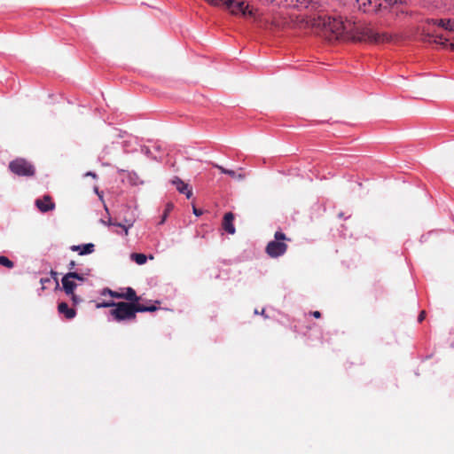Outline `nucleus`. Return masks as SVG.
<instances>
[{"label": "nucleus", "mask_w": 454, "mask_h": 454, "mask_svg": "<svg viewBox=\"0 0 454 454\" xmlns=\"http://www.w3.org/2000/svg\"><path fill=\"white\" fill-rule=\"evenodd\" d=\"M131 259L139 265H142L146 262V256L144 254L134 253L131 254Z\"/></svg>", "instance_id": "nucleus-17"}, {"label": "nucleus", "mask_w": 454, "mask_h": 454, "mask_svg": "<svg viewBox=\"0 0 454 454\" xmlns=\"http://www.w3.org/2000/svg\"><path fill=\"white\" fill-rule=\"evenodd\" d=\"M67 277H70L73 280L74 279H77V280H80V281H83L84 280V277L77 272H68L67 273Z\"/></svg>", "instance_id": "nucleus-24"}, {"label": "nucleus", "mask_w": 454, "mask_h": 454, "mask_svg": "<svg viewBox=\"0 0 454 454\" xmlns=\"http://www.w3.org/2000/svg\"><path fill=\"white\" fill-rule=\"evenodd\" d=\"M121 299L129 301V303H138L140 298L137 295L132 287H127L124 293H121Z\"/></svg>", "instance_id": "nucleus-15"}, {"label": "nucleus", "mask_w": 454, "mask_h": 454, "mask_svg": "<svg viewBox=\"0 0 454 454\" xmlns=\"http://www.w3.org/2000/svg\"><path fill=\"white\" fill-rule=\"evenodd\" d=\"M106 294H109L111 297L117 298V299H121V296H122L121 293L112 291L109 288L103 289L102 295H106Z\"/></svg>", "instance_id": "nucleus-21"}, {"label": "nucleus", "mask_w": 454, "mask_h": 454, "mask_svg": "<svg viewBox=\"0 0 454 454\" xmlns=\"http://www.w3.org/2000/svg\"><path fill=\"white\" fill-rule=\"evenodd\" d=\"M227 175H229L231 177H232L234 179H239V180H242L245 177V176L243 174L236 173L233 170H229V172H227Z\"/></svg>", "instance_id": "nucleus-23"}, {"label": "nucleus", "mask_w": 454, "mask_h": 454, "mask_svg": "<svg viewBox=\"0 0 454 454\" xmlns=\"http://www.w3.org/2000/svg\"><path fill=\"white\" fill-rule=\"evenodd\" d=\"M380 2V11L386 10L397 4V0H379Z\"/></svg>", "instance_id": "nucleus-19"}, {"label": "nucleus", "mask_w": 454, "mask_h": 454, "mask_svg": "<svg viewBox=\"0 0 454 454\" xmlns=\"http://www.w3.org/2000/svg\"><path fill=\"white\" fill-rule=\"evenodd\" d=\"M274 238L275 239L270 241L265 248L266 254L271 258H277L283 255L288 247V246L284 242V240L288 239L285 233L282 231H276Z\"/></svg>", "instance_id": "nucleus-4"}, {"label": "nucleus", "mask_w": 454, "mask_h": 454, "mask_svg": "<svg viewBox=\"0 0 454 454\" xmlns=\"http://www.w3.org/2000/svg\"><path fill=\"white\" fill-rule=\"evenodd\" d=\"M115 302L114 301H103L101 303L97 304V308H110L114 307Z\"/></svg>", "instance_id": "nucleus-26"}, {"label": "nucleus", "mask_w": 454, "mask_h": 454, "mask_svg": "<svg viewBox=\"0 0 454 454\" xmlns=\"http://www.w3.org/2000/svg\"><path fill=\"white\" fill-rule=\"evenodd\" d=\"M393 36L387 32H379L372 28H364L362 32V38L364 41L374 43H388L392 40Z\"/></svg>", "instance_id": "nucleus-7"}, {"label": "nucleus", "mask_w": 454, "mask_h": 454, "mask_svg": "<svg viewBox=\"0 0 454 454\" xmlns=\"http://www.w3.org/2000/svg\"><path fill=\"white\" fill-rule=\"evenodd\" d=\"M234 215L231 212H228L223 215V229L229 234L233 235L236 232L235 226L233 224Z\"/></svg>", "instance_id": "nucleus-10"}, {"label": "nucleus", "mask_w": 454, "mask_h": 454, "mask_svg": "<svg viewBox=\"0 0 454 454\" xmlns=\"http://www.w3.org/2000/svg\"><path fill=\"white\" fill-rule=\"evenodd\" d=\"M109 224H113V225H116V226L121 227L124 230L125 235H128L129 228L133 225L132 223H129L128 225H123L121 223H112V222H110Z\"/></svg>", "instance_id": "nucleus-25"}, {"label": "nucleus", "mask_w": 454, "mask_h": 454, "mask_svg": "<svg viewBox=\"0 0 454 454\" xmlns=\"http://www.w3.org/2000/svg\"><path fill=\"white\" fill-rule=\"evenodd\" d=\"M58 311L59 313L63 314L67 319H72L76 315L75 309L69 308L67 302L59 303Z\"/></svg>", "instance_id": "nucleus-14"}, {"label": "nucleus", "mask_w": 454, "mask_h": 454, "mask_svg": "<svg viewBox=\"0 0 454 454\" xmlns=\"http://www.w3.org/2000/svg\"><path fill=\"white\" fill-rule=\"evenodd\" d=\"M436 23L446 30L454 31V20H439Z\"/></svg>", "instance_id": "nucleus-16"}, {"label": "nucleus", "mask_w": 454, "mask_h": 454, "mask_svg": "<svg viewBox=\"0 0 454 454\" xmlns=\"http://www.w3.org/2000/svg\"><path fill=\"white\" fill-rule=\"evenodd\" d=\"M137 312H146V311L153 312V311L157 310V307L154 305L145 306V305H143L140 303H137Z\"/></svg>", "instance_id": "nucleus-18"}, {"label": "nucleus", "mask_w": 454, "mask_h": 454, "mask_svg": "<svg viewBox=\"0 0 454 454\" xmlns=\"http://www.w3.org/2000/svg\"><path fill=\"white\" fill-rule=\"evenodd\" d=\"M357 8L364 13H376L380 12L379 0H354Z\"/></svg>", "instance_id": "nucleus-8"}, {"label": "nucleus", "mask_w": 454, "mask_h": 454, "mask_svg": "<svg viewBox=\"0 0 454 454\" xmlns=\"http://www.w3.org/2000/svg\"><path fill=\"white\" fill-rule=\"evenodd\" d=\"M85 176H91V177H93V178H96V177H97V175H96L94 172H90V171H89V172H87V173L85 174Z\"/></svg>", "instance_id": "nucleus-34"}, {"label": "nucleus", "mask_w": 454, "mask_h": 454, "mask_svg": "<svg viewBox=\"0 0 454 454\" xmlns=\"http://www.w3.org/2000/svg\"><path fill=\"white\" fill-rule=\"evenodd\" d=\"M114 137L126 139L125 142H128V139H130V135H129L126 131L116 130V136Z\"/></svg>", "instance_id": "nucleus-22"}, {"label": "nucleus", "mask_w": 454, "mask_h": 454, "mask_svg": "<svg viewBox=\"0 0 454 454\" xmlns=\"http://www.w3.org/2000/svg\"><path fill=\"white\" fill-rule=\"evenodd\" d=\"M425 317H426V311L422 310V311H420V313H419V315L418 317V321L419 323H421L425 319Z\"/></svg>", "instance_id": "nucleus-29"}, {"label": "nucleus", "mask_w": 454, "mask_h": 454, "mask_svg": "<svg viewBox=\"0 0 454 454\" xmlns=\"http://www.w3.org/2000/svg\"><path fill=\"white\" fill-rule=\"evenodd\" d=\"M47 282H50V279L49 278H42L41 279V283L43 284V283H47Z\"/></svg>", "instance_id": "nucleus-36"}, {"label": "nucleus", "mask_w": 454, "mask_h": 454, "mask_svg": "<svg viewBox=\"0 0 454 454\" xmlns=\"http://www.w3.org/2000/svg\"><path fill=\"white\" fill-rule=\"evenodd\" d=\"M267 3L281 5H294L297 8L309 9L310 11H317L320 7L318 0H264Z\"/></svg>", "instance_id": "nucleus-6"}, {"label": "nucleus", "mask_w": 454, "mask_h": 454, "mask_svg": "<svg viewBox=\"0 0 454 454\" xmlns=\"http://www.w3.org/2000/svg\"><path fill=\"white\" fill-rule=\"evenodd\" d=\"M75 266V262L74 261H71L69 262V269H73Z\"/></svg>", "instance_id": "nucleus-35"}, {"label": "nucleus", "mask_w": 454, "mask_h": 454, "mask_svg": "<svg viewBox=\"0 0 454 454\" xmlns=\"http://www.w3.org/2000/svg\"><path fill=\"white\" fill-rule=\"evenodd\" d=\"M211 4L218 5L223 4L233 14H241L246 18L253 20L255 26L261 29L268 31H276L281 27L282 22L276 18H270L268 15H263L259 12L257 9L251 7L245 2L236 0H207Z\"/></svg>", "instance_id": "nucleus-1"}, {"label": "nucleus", "mask_w": 454, "mask_h": 454, "mask_svg": "<svg viewBox=\"0 0 454 454\" xmlns=\"http://www.w3.org/2000/svg\"><path fill=\"white\" fill-rule=\"evenodd\" d=\"M137 303L125 301L115 302L114 308L110 310V315L117 321L135 320L137 316Z\"/></svg>", "instance_id": "nucleus-3"}, {"label": "nucleus", "mask_w": 454, "mask_h": 454, "mask_svg": "<svg viewBox=\"0 0 454 454\" xmlns=\"http://www.w3.org/2000/svg\"><path fill=\"white\" fill-rule=\"evenodd\" d=\"M61 282L65 293L67 294H73V292H74L77 286L76 283L70 277H67V274L62 278Z\"/></svg>", "instance_id": "nucleus-13"}, {"label": "nucleus", "mask_w": 454, "mask_h": 454, "mask_svg": "<svg viewBox=\"0 0 454 454\" xmlns=\"http://www.w3.org/2000/svg\"><path fill=\"white\" fill-rule=\"evenodd\" d=\"M9 168L17 176H32L35 175L34 166L24 159H16L11 161Z\"/></svg>", "instance_id": "nucleus-5"}, {"label": "nucleus", "mask_w": 454, "mask_h": 454, "mask_svg": "<svg viewBox=\"0 0 454 454\" xmlns=\"http://www.w3.org/2000/svg\"><path fill=\"white\" fill-rule=\"evenodd\" d=\"M312 26L331 32L338 39L344 35L352 34L356 29L354 22L343 20L341 16L327 15L322 12L310 15Z\"/></svg>", "instance_id": "nucleus-2"}, {"label": "nucleus", "mask_w": 454, "mask_h": 454, "mask_svg": "<svg viewBox=\"0 0 454 454\" xmlns=\"http://www.w3.org/2000/svg\"><path fill=\"white\" fill-rule=\"evenodd\" d=\"M172 184L176 186L179 192L185 194L188 199L192 196V192L188 188V184L182 181L179 177H175L172 180Z\"/></svg>", "instance_id": "nucleus-11"}, {"label": "nucleus", "mask_w": 454, "mask_h": 454, "mask_svg": "<svg viewBox=\"0 0 454 454\" xmlns=\"http://www.w3.org/2000/svg\"><path fill=\"white\" fill-rule=\"evenodd\" d=\"M94 244L88 243L84 245H74L70 247V249L74 252H78L80 255L89 254L94 252Z\"/></svg>", "instance_id": "nucleus-12"}, {"label": "nucleus", "mask_w": 454, "mask_h": 454, "mask_svg": "<svg viewBox=\"0 0 454 454\" xmlns=\"http://www.w3.org/2000/svg\"><path fill=\"white\" fill-rule=\"evenodd\" d=\"M445 41H446L445 43H442V44H444V45H446V46H448V47H450V49L451 51H454V43H447L448 40H445Z\"/></svg>", "instance_id": "nucleus-31"}, {"label": "nucleus", "mask_w": 454, "mask_h": 454, "mask_svg": "<svg viewBox=\"0 0 454 454\" xmlns=\"http://www.w3.org/2000/svg\"><path fill=\"white\" fill-rule=\"evenodd\" d=\"M192 211H193V214L197 216H200L202 215V210L201 209H198L197 207H193L192 208Z\"/></svg>", "instance_id": "nucleus-30"}, {"label": "nucleus", "mask_w": 454, "mask_h": 454, "mask_svg": "<svg viewBox=\"0 0 454 454\" xmlns=\"http://www.w3.org/2000/svg\"><path fill=\"white\" fill-rule=\"evenodd\" d=\"M215 167L218 168L221 170V172L223 173V174H227V172H229V170H230V169H226V168H223L221 166H218V165H215Z\"/></svg>", "instance_id": "nucleus-33"}, {"label": "nucleus", "mask_w": 454, "mask_h": 454, "mask_svg": "<svg viewBox=\"0 0 454 454\" xmlns=\"http://www.w3.org/2000/svg\"><path fill=\"white\" fill-rule=\"evenodd\" d=\"M35 206L43 213H46L55 208V204L50 195H44L43 199H37L35 200Z\"/></svg>", "instance_id": "nucleus-9"}, {"label": "nucleus", "mask_w": 454, "mask_h": 454, "mask_svg": "<svg viewBox=\"0 0 454 454\" xmlns=\"http://www.w3.org/2000/svg\"><path fill=\"white\" fill-rule=\"evenodd\" d=\"M0 265L4 266L8 269H12L14 266V263L6 256H0Z\"/></svg>", "instance_id": "nucleus-20"}, {"label": "nucleus", "mask_w": 454, "mask_h": 454, "mask_svg": "<svg viewBox=\"0 0 454 454\" xmlns=\"http://www.w3.org/2000/svg\"><path fill=\"white\" fill-rule=\"evenodd\" d=\"M172 208H173V205H172V204H168V205H167V207H166V209H165V212H164V215H163V217H162V220H161L160 223H164V221H165V219H166V217H167L168 214L170 212V210H171Z\"/></svg>", "instance_id": "nucleus-27"}, {"label": "nucleus", "mask_w": 454, "mask_h": 454, "mask_svg": "<svg viewBox=\"0 0 454 454\" xmlns=\"http://www.w3.org/2000/svg\"><path fill=\"white\" fill-rule=\"evenodd\" d=\"M311 315L314 317H316V318H320L321 317V313L319 311H317V310L311 312Z\"/></svg>", "instance_id": "nucleus-32"}, {"label": "nucleus", "mask_w": 454, "mask_h": 454, "mask_svg": "<svg viewBox=\"0 0 454 454\" xmlns=\"http://www.w3.org/2000/svg\"><path fill=\"white\" fill-rule=\"evenodd\" d=\"M74 304L80 302L81 299L73 292V294H68Z\"/></svg>", "instance_id": "nucleus-28"}]
</instances>
